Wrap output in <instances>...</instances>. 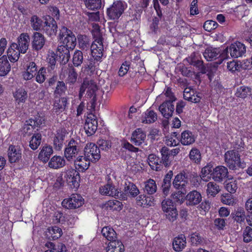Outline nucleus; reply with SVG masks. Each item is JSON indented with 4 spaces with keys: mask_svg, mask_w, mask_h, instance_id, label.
I'll return each instance as SVG.
<instances>
[{
    "mask_svg": "<svg viewBox=\"0 0 252 252\" xmlns=\"http://www.w3.org/2000/svg\"><path fill=\"white\" fill-rule=\"evenodd\" d=\"M221 201L223 203L228 205H232L234 203V199L231 194L229 193L222 195Z\"/></svg>",
    "mask_w": 252,
    "mask_h": 252,
    "instance_id": "nucleus-63",
    "label": "nucleus"
},
{
    "mask_svg": "<svg viewBox=\"0 0 252 252\" xmlns=\"http://www.w3.org/2000/svg\"><path fill=\"white\" fill-rule=\"evenodd\" d=\"M8 156L10 163L19 162L22 159V150L19 147L11 145L8 148Z\"/></svg>",
    "mask_w": 252,
    "mask_h": 252,
    "instance_id": "nucleus-18",
    "label": "nucleus"
},
{
    "mask_svg": "<svg viewBox=\"0 0 252 252\" xmlns=\"http://www.w3.org/2000/svg\"><path fill=\"white\" fill-rule=\"evenodd\" d=\"M187 179V175L185 172H181L175 177L172 183L173 187L178 190H181L183 194H186L187 192V186L188 184Z\"/></svg>",
    "mask_w": 252,
    "mask_h": 252,
    "instance_id": "nucleus-12",
    "label": "nucleus"
},
{
    "mask_svg": "<svg viewBox=\"0 0 252 252\" xmlns=\"http://www.w3.org/2000/svg\"><path fill=\"white\" fill-rule=\"evenodd\" d=\"M41 142V134L39 133H34L30 141V147L35 150L37 149Z\"/></svg>",
    "mask_w": 252,
    "mask_h": 252,
    "instance_id": "nucleus-41",
    "label": "nucleus"
},
{
    "mask_svg": "<svg viewBox=\"0 0 252 252\" xmlns=\"http://www.w3.org/2000/svg\"><path fill=\"white\" fill-rule=\"evenodd\" d=\"M79 48L85 51L91 49L90 41L89 37L85 35H79L78 37Z\"/></svg>",
    "mask_w": 252,
    "mask_h": 252,
    "instance_id": "nucleus-38",
    "label": "nucleus"
},
{
    "mask_svg": "<svg viewBox=\"0 0 252 252\" xmlns=\"http://www.w3.org/2000/svg\"><path fill=\"white\" fill-rule=\"evenodd\" d=\"M164 214L166 219L172 222L175 221L178 217V212L176 207L172 208L171 210H170L168 212H166V213Z\"/></svg>",
    "mask_w": 252,
    "mask_h": 252,
    "instance_id": "nucleus-49",
    "label": "nucleus"
},
{
    "mask_svg": "<svg viewBox=\"0 0 252 252\" xmlns=\"http://www.w3.org/2000/svg\"><path fill=\"white\" fill-rule=\"evenodd\" d=\"M158 109L164 118L169 119L172 117L175 109L171 101H165L160 105Z\"/></svg>",
    "mask_w": 252,
    "mask_h": 252,
    "instance_id": "nucleus-20",
    "label": "nucleus"
},
{
    "mask_svg": "<svg viewBox=\"0 0 252 252\" xmlns=\"http://www.w3.org/2000/svg\"><path fill=\"white\" fill-rule=\"evenodd\" d=\"M81 142L79 139L71 138L65 146L64 150V157L68 161H72L81 151Z\"/></svg>",
    "mask_w": 252,
    "mask_h": 252,
    "instance_id": "nucleus-4",
    "label": "nucleus"
},
{
    "mask_svg": "<svg viewBox=\"0 0 252 252\" xmlns=\"http://www.w3.org/2000/svg\"><path fill=\"white\" fill-rule=\"evenodd\" d=\"M225 188L231 194L234 193L238 188L237 182L236 180L226 181Z\"/></svg>",
    "mask_w": 252,
    "mask_h": 252,
    "instance_id": "nucleus-53",
    "label": "nucleus"
},
{
    "mask_svg": "<svg viewBox=\"0 0 252 252\" xmlns=\"http://www.w3.org/2000/svg\"><path fill=\"white\" fill-rule=\"evenodd\" d=\"M124 245L119 240H114L110 242L107 246V252H124Z\"/></svg>",
    "mask_w": 252,
    "mask_h": 252,
    "instance_id": "nucleus-29",
    "label": "nucleus"
},
{
    "mask_svg": "<svg viewBox=\"0 0 252 252\" xmlns=\"http://www.w3.org/2000/svg\"><path fill=\"white\" fill-rule=\"evenodd\" d=\"M42 31L47 35L52 36L56 35L58 26L55 20L50 16L45 17Z\"/></svg>",
    "mask_w": 252,
    "mask_h": 252,
    "instance_id": "nucleus-10",
    "label": "nucleus"
},
{
    "mask_svg": "<svg viewBox=\"0 0 252 252\" xmlns=\"http://www.w3.org/2000/svg\"><path fill=\"white\" fill-rule=\"evenodd\" d=\"M146 137L145 132L141 128H137L132 133L131 141L139 146L144 141Z\"/></svg>",
    "mask_w": 252,
    "mask_h": 252,
    "instance_id": "nucleus-23",
    "label": "nucleus"
},
{
    "mask_svg": "<svg viewBox=\"0 0 252 252\" xmlns=\"http://www.w3.org/2000/svg\"><path fill=\"white\" fill-rule=\"evenodd\" d=\"M173 175V172L172 170L169 171L164 176L161 185L162 191L165 196H167L171 188V180Z\"/></svg>",
    "mask_w": 252,
    "mask_h": 252,
    "instance_id": "nucleus-27",
    "label": "nucleus"
},
{
    "mask_svg": "<svg viewBox=\"0 0 252 252\" xmlns=\"http://www.w3.org/2000/svg\"><path fill=\"white\" fill-rule=\"evenodd\" d=\"M220 190V187L216 183L213 182L208 183L207 191L208 194L214 196L219 193Z\"/></svg>",
    "mask_w": 252,
    "mask_h": 252,
    "instance_id": "nucleus-46",
    "label": "nucleus"
},
{
    "mask_svg": "<svg viewBox=\"0 0 252 252\" xmlns=\"http://www.w3.org/2000/svg\"><path fill=\"white\" fill-rule=\"evenodd\" d=\"M97 144L99 149L102 150L107 151L111 147V143L110 141L104 139H99L97 141Z\"/></svg>",
    "mask_w": 252,
    "mask_h": 252,
    "instance_id": "nucleus-60",
    "label": "nucleus"
},
{
    "mask_svg": "<svg viewBox=\"0 0 252 252\" xmlns=\"http://www.w3.org/2000/svg\"><path fill=\"white\" fill-rule=\"evenodd\" d=\"M213 164L211 162L208 163L201 170V176L202 178L205 177L209 174H211L213 172Z\"/></svg>",
    "mask_w": 252,
    "mask_h": 252,
    "instance_id": "nucleus-62",
    "label": "nucleus"
},
{
    "mask_svg": "<svg viewBox=\"0 0 252 252\" xmlns=\"http://www.w3.org/2000/svg\"><path fill=\"white\" fill-rule=\"evenodd\" d=\"M102 235L110 242L116 240L117 234L115 230L109 226H105L101 230Z\"/></svg>",
    "mask_w": 252,
    "mask_h": 252,
    "instance_id": "nucleus-37",
    "label": "nucleus"
},
{
    "mask_svg": "<svg viewBox=\"0 0 252 252\" xmlns=\"http://www.w3.org/2000/svg\"><path fill=\"white\" fill-rule=\"evenodd\" d=\"M189 158L195 163H199L200 161L201 156L199 150L196 148H192L189 153Z\"/></svg>",
    "mask_w": 252,
    "mask_h": 252,
    "instance_id": "nucleus-51",
    "label": "nucleus"
},
{
    "mask_svg": "<svg viewBox=\"0 0 252 252\" xmlns=\"http://www.w3.org/2000/svg\"><path fill=\"white\" fill-rule=\"evenodd\" d=\"M157 114L153 110H147L145 113V119L143 123L146 124L153 123L157 120Z\"/></svg>",
    "mask_w": 252,
    "mask_h": 252,
    "instance_id": "nucleus-44",
    "label": "nucleus"
},
{
    "mask_svg": "<svg viewBox=\"0 0 252 252\" xmlns=\"http://www.w3.org/2000/svg\"><path fill=\"white\" fill-rule=\"evenodd\" d=\"M218 26V23L213 20L206 21L203 25L204 30L208 32H211L212 30H214L217 28Z\"/></svg>",
    "mask_w": 252,
    "mask_h": 252,
    "instance_id": "nucleus-61",
    "label": "nucleus"
},
{
    "mask_svg": "<svg viewBox=\"0 0 252 252\" xmlns=\"http://www.w3.org/2000/svg\"><path fill=\"white\" fill-rule=\"evenodd\" d=\"M195 142V138L192 133L189 130H185L181 134V142L184 145H189Z\"/></svg>",
    "mask_w": 252,
    "mask_h": 252,
    "instance_id": "nucleus-34",
    "label": "nucleus"
},
{
    "mask_svg": "<svg viewBox=\"0 0 252 252\" xmlns=\"http://www.w3.org/2000/svg\"><path fill=\"white\" fill-rule=\"evenodd\" d=\"M97 128V121L94 115L88 117L86 120L84 129L86 133L89 135L94 134Z\"/></svg>",
    "mask_w": 252,
    "mask_h": 252,
    "instance_id": "nucleus-17",
    "label": "nucleus"
},
{
    "mask_svg": "<svg viewBox=\"0 0 252 252\" xmlns=\"http://www.w3.org/2000/svg\"><path fill=\"white\" fill-rule=\"evenodd\" d=\"M127 7L125 1L119 0L114 1L113 4L107 9V15L110 19H118L123 14Z\"/></svg>",
    "mask_w": 252,
    "mask_h": 252,
    "instance_id": "nucleus-6",
    "label": "nucleus"
},
{
    "mask_svg": "<svg viewBox=\"0 0 252 252\" xmlns=\"http://www.w3.org/2000/svg\"><path fill=\"white\" fill-rule=\"evenodd\" d=\"M70 50L63 45L58 46L56 53L62 64H65L69 61L70 58Z\"/></svg>",
    "mask_w": 252,
    "mask_h": 252,
    "instance_id": "nucleus-22",
    "label": "nucleus"
},
{
    "mask_svg": "<svg viewBox=\"0 0 252 252\" xmlns=\"http://www.w3.org/2000/svg\"><path fill=\"white\" fill-rule=\"evenodd\" d=\"M65 160L64 157L60 156H54L48 162V166L53 169H58L65 166Z\"/></svg>",
    "mask_w": 252,
    "mask_h": 252,
    "instance_id": "nucleus-26",
    "label": "nucleus"
},
{
    "mask_svg": "<svg viewBox=\"0 0 252 252\" xmlns=\"http://www.w3.org/2000/svg\"><path fill=\"white\" fill-rule=\"evenodd\" d=\"M116 189L112 185L107 184L99 189V192L102 195L114 197L116 194Z\"/></svg>",
    "mask_w": 252,
    "mask_h": 252,
    "instance_id": "nucleus-39",
    "label": "nucleus"
},
{
    "mask_svg": "<svg viewBox=\"0 0 252 252\" xmlns=\"http://www.w3.org/2000/svg\"><path fill=\"white\" fill-rule=\"evenodd\" d=\"M228 169L224 166H217L213 170L211 177L216 182H221L228 177Z\"/></svg>",
    "mask_w": 252,
    "mask_h": 252,
    "instance_id": "nucleus-14",
    "label": "nucleus"
},
{
    "mask_svg": "<svg viewBox=\"0 0 252 252\" xmlns=\"http://www.w3.org/2000/svg\"><path fill=\"white\" fill-rule=\"evenodd\" d=\"M231 217L234 220V229L237 232H240L246 226L245 220L247 218L245 211L242 208H238L231 213Z\"/></svg>",
    "mask_w": 252,
    "mask_h": 252,
    "instance_id": "nucleus-7",
    "label": "nucleus"
},
{
    "mask_svg": "<svg viewBox=\"0 0 252 252\" xmlns=\"http://www.w3.org/2000/svg\"><path fill=\"white\" fill-rule=\"evenodd\" d=\"M80 174L76 170H72L66 172V180L71 188L77 189L80 185Z\"/></svg>",
    "mask_w": 252,
    "mask_h": 252,
    "instance_id": "nucleus-16",
    "label": "nucleus"
},
{
    "mask_svg": "<svg viewBox=\"0 0 252 252\" xmlns=\"http://www.w3.org/2000/svg\"><path fill=\"white\" fill-rule=\"evenodd\" d=\"M220 50V48H213L212 47H209L207 48L204 52L203 53V56L205 59L207 61H212L220 58L219 64H220L222 61L221 58Z\"/></svg>",
    "mask_w": 252,
    "mask_h": 252,
    "instance_id": "nucleus-15",
    "label": "nucleus"
},
{
    "mask_svg": "<svg viewBox=\"0 0 252 252\" xmlns=\"http://www.w3.org/2000/svg\"><path fill=\"white\" fill-rule=\"evenodd\" d=\"M64 136L62 134H58L54 139L55 149L57 151L61 150L63 146Z\"/></svg>",
    "mask_w": 252,
    "mask_h": 252,
    "instance_id": "nucleus-55",
    "label": "nucleus"
},
{
    "mask_svg": "<svg viewBox=\"0 0 252 252\" xmlns=\"http://www.w3.org/2000/svg\"><path fill=\"white\" fill-rule=\"evenodd\" d=\"M67 90V87L63 81H58L57 82L56 89L54 91L55 94L61 95L64 93Z\"/></svg>",
    "mask_w": 252,
    "mask_h": 252,
    "instance_id": "nucleus-57",
    "label": "nucleus"
},
{
    "mask_svg": "<svg viewBox=\"0 0 252 252\" xmlns=\"http://www.w3.org/2000/svg\"><path fill=\"white\" fill-rule=\"evenodd\" d=\"M169 152V149L166 146L162 147L160 150L161 155V159L159 160L160 163H162L165 167L169 166L171 164V160L170 158L171 157Z\"/></svg>",
    "mask_w": 252,
    "mask_h": 252,
    "instance_id": "nucleus-31",
    "label": "nucleus"
},
{
    "mask_svg": "<svg viewBox=\"0 0 252 252\" xmlns=\"http://www.w3.org/2000/svg\"><path fill=\"white\" fill-rule=\"evenodd\" d=\"M84 202V199L80 194H73L70 197L63 199L62 204L65 208L74 209L82 206Z\"/></svg>",
    "mask_w": 252,
    "mask_h": 252,
    "instance_id": "nucleus-9",
    "label": "nucleus"
},
{
    "mask_svg": "<svg viewBox=\"0 0 252 252\" xmlns=\"http://www.w3.org/2000/svg\"><path fill=\"white\" fill-rule=\"evenodd\" d=\"M67 104V98L66 97L56 99L54 103L53 111L57 114L63 112L66 110Z\"/></svg>",
    "mask_w": 252,
    "mask_h": 252,
    "instance_id": "nucleus-25",
    "label": "nucleus"
},
{
    "mask_svg": "<svg viewBox=\"0 0 252 252\" xmlns=\"http://www.w3.org/2000/svg\"><path fill=\"white\" fill-rule=\"evenodd\" d=\"M83 154L92 162H96L100 158V149L93 143H88L86 145Z\"/></svg>",
    "mask_w": 252,
    "mask_h": 252,
    "instance_id": "nucleus-8",
    "label": "nucleus"
},
{
    "mask_svg": "<svg viewBox=\"0 0 252 252\" xmlns=\"http://www.w3.org/2000/svg\"><path fill=\"white\" fill-rule=\"evenodd\" d=\"M30 38L27 33H22L18 38V43H13L11 47L18 50V52L21 53H25L28 49L30 44Z\"/></svg>",
    "mask_w": 252,
    "mask_h": 252,
    "instance_id": "nucleus-11",
    "label": "nucleus"
},
{
    "mask_svg": "<svg viewBox=\"0 0 252 252\" xmlns=\"http://www.w3.org/2000/svg\"><path fill=\"white\" fill-rule=\"evenodd\" d=\"M31 26L36 31H42L44 22L37 15H33L31 18Z\"/></svg>",
    "mask_w": 252,
    "mask_h": 252,
    "instance_id": "nucleus-40",
    "label": "nucleus"
},
{
    "mask_svg": "<svg viewBox=\"0 0 252 252\" xmlns=\"http://www.w3.org/2000/svg\"><path fill=\"white\" fill-rule=\"evenodd\" d=\"M83 56L81 51H76L73 56V63L75 66H80L83 63Z\"/></svg>",
    "mask_w": 252,
    "mask_h": 252,
    "instance_id": "nucleus-52",
    "label": "nucleus"
},
{
    "mask_svg": "<svg viewBox=\"0 0 252 252\" xmlns=\"http://www.w3.org/2000/svg\"><path fill=\"white\" fill-rule=\"evenodd\" d=\"M62 230L61 228L55 226L49 227L45 233V235L49 240H55L62 235Z\"/></svg>",
    "mask_w": 252,
    "mask_h": 252,
    "instance_id": "nucleus-28",
    "label": "nucleus"
},
{
    "mask_svg": "<svg viewBox=\"0 0 252 252\" xmlns=\"http://www.w3.org/2000/svg\"><path fill=\"white\" fill-rule=\"evenodd\" d=\"M235 95L237 97L245 98L249 96L252 95V89L250 87L241 86L237 89Z\"/></svg>",
    "mask_w": 252,
    "mask_h": 252,
    "instance_id": "nucleus-35",
    "label": "nucleus"
},
{
    "mask_svg": "<svg viewBox=\"0 0 252 252\" xmlns=\"http://www.w3.org/2000/svg\"><path fill=\"white\" fill-rule=\"evenodd\" d=\"M53 152V150L51 146H43L38 155V158L44 163H46L49 160Z\"/></svg>",
    "mask_w": 252,
    "mask_h": 252,
    "instance_id": "nucleus-30",
    "label": "nucleus"
},
{
    "mask_svg": "<svg viewBox=\"0 0 252 252\" xmlns=\"http://www.w3.org/2000/svg\"><path fill=\"white\" fill-rule=\"evenodd\" d=\"M157 188L156 182L153 179H149L146 183L145 191L149 194H153L156 192Z\"/></svg>",
    "mask_w": 252,
    "mask_h": 252,
    "instance_id": "nucleus-43",
    "label": "nucleus"
},
{
    "mask_svg": "<svg viewBox=\"0 0 252 252\" xmlns=\"http://www.w3.org/2000/svg\"><path fill=\"white\" fill-rule=\"evenodd\" d=\"M97 90V87L96 83L94 82L90 85L89 89L87 91L86 95L88 98H91L90 103L92 106L94 107V104L96 101L95 92Z\"/></svg>",
    "mask_w": 252,
    "mask_h": 252,
    "instance_id": "nucleus-33",
    "label": "nucleus"
},
{
    "mask_svg": "<svg viewBox=\"0 0 252 252\" xmlns=\"http://www.w3.org/2000/svg\"><path fill=\"white\" fill-rule=\"evenodd\" d=\"M45 43L44 35L38 32H34L32 36V45L33 50L38 51L41 50Z\"/></svg>",
    "mask_w": 252,
    "mask_h": 252,
    "instance_id": "nucleus-19",
    "label": "nucleus"
},
{
    "mask_svg": "<svg viewBox=\"0 0 252 252\" xmlns=\"http://www.w3.org/2000/svg\"><path fill=\"white\" fill-rule=\"evenodd\" d=\"M46 68L44 67H41L38 71H37L36 81L40 84L43 83L46 79Z\"/></svg>",
    "mask_w": 252,
    "mask_h": 252,
    "instance_id": "nucleus-58",
    "label": "nucleus"
},
{
    "mask_svg": "<svg viewBox=\"0 0 252 252\" xmlns=\"http://www.w3.org/2000/svg\"><path fill=\"white\" fill-rule=\"evenodd\" d=\"M7 56L11 62L14 63L17 61L19 58L20 53L14 50V48H9L7 50Z\"/></svg>",
    "mask_w": 252,
    "mask_h": 252,
    "instance_id": "nucleus-54",
    "label": "nucleus"
},
{
    "mask_svg": "<svg viewBox=\"0 0 252 252\" xmlns=\"http://www.w3.org/2000/svg\"><path fill=\"white\" fill-rule=\"evenodd\" d=\"M124 191L132 197H135L139 193V190L136 185L130 182L125 183Z\"/></svg>",
    "mask_w": 252,
    "mask_h": 252,
    "instance_id": "nucleus-36",
    "label": "nucleus"
},
{
    "mask_svg": "<svg viewBox=\"0 0 252 252\" xmlns=\"http://www.w3.org/2000/svg\"><path fill=\"white\" fill-rule=\"evenodd\" d=\"M186 204L188 206H195L202 200V196L200 192L196 190L190 191L186 196Z\"/></svg>",
    "mask_w": 252,
    "mask_h": 252,
    "instance_id": "nucleus-21",
    "label": "nucleus"
},
{
    "mask_svg": "<svg viewBox=\"0 0 252 252\" xmlns=\"http://www.w3.org/2000/svg\"><path fill=\"white\" fill-rule=\"evenodd\" d=\"M164 94L169 98V100L167 101H171V102H173L174 101L176 100V98L174 94V93L172 92L171 90V88L170 87H166L163 92Z\"/></svg>",
    "mask_w": 252,
    "mask_h": 252,
    "instance_id": "nucleus-64",
    "label": "nucleus"
},
{
    "mask_svg": "<svg viewBox=\"0 0 252 252\" xmlns=\"http://www.w3.org/2000/svg\"><path fill=\"white\" fill-rule=\"evenodd\" d=\"M243 241L249 243L252 241V228L246 226L243 232Z\"/></svg>",
    "mask_w": 252,
    "mask_h": 252,
    "instance_id": "nucleus-59",
    "label": "nucleus"
},
{
    "mask_svg": "<svg viewBox=\"0 0 252 252\" xmlns=\"http://www.w3.org/2000/svg\"><path fill=\"white\" fill-rule=\"evenodd\" d=\"M175 207H176V206L174 202L170 199H165L161 202V209L164 213L171 210L172 208Z\"/></svg>",
    "mask_w": 252,
    "mask_h": 252,
    "instance_id": "nucleus-50",
    "label": "nucleus"
},
{
    "mask_svg": "<svg viewBox=\"0 0 252 252\" xmlns=\"http://www.w3.org/2000/svg\"><path fill=\"white\" fill-rule=\"evenodd\" d=\"M44 120L40 116L37 115L34 116L33 118H30L29 120L26 121L28 124L30 125L32 127H35L40 126L43 123Z\"/></svg>",
    "mask_w": 252,
    "mask_h": 252,
    "instance_id": "nucleus-45",
    "label": "nucleus"
},
{
    "mask_svg": "<svg viewBox=\"0 0 252 252\" xmlns=\"http://www.w3.org/2000/svg\"><path fill=\"white\" fill-rule=\"evenodd\" d=\"M246 52L245 45L240 42L232 43L229 47L224 49L221 54L222 60L227 59L229 58V54L233 58L242 57Z\"/></svg>",
    "mask_w": 252,
    "mask_h": 252,
    "instance_id": "nucleus-3",
    "label": "nucleus"
},
{
    "mask_svg": "<svg viewBox=\"0 0 252 252\" xmlns=\"http://www.w3.org/2000/svg\"><path fill=\"white\" fill-rule=\"evenodd\" d=\"M78 74L73 67H71L68 70V76L66 79V83L70 84H74L77 79Z\"/></svg>",
    "mask_w": 252,
    "mask_h": 252,
    "instance_id": "nucleus-48",
    "label": "nucleus"
},
{
    "mask_svg": "<svg viewBox=\"0 0 252 252\" xmlns=\"http://www.w3.org/2000/svg\"><path fill=\"white\" fill-rule=\"evenodd\" d=\"M94 82L93 80L84 79L80 88L79 96L81 98L84 94L86 89H89L90 85Z\"/></svg>",
    "mask_w": 252,
    "mask_h": 252,
    "instance_id": "nucleus-56",
    "label": "nucleus"
},
{
    "mask_svg": "<svg viewBox=\"0 0 252 252\" xmlns=\"http://www.w3.org/2000/svg\"><path fill=\"white\" fill-rule=\"evenodd\" d=\"M14 97L19 102H25L27 98V93L25 89L20 88L16 91Z\"/></svg>",
    "mask_w": 252,
    "mask_h": 252,
    "instance_id": "nucleus-47",
    "label": "nucleus"
},
{
    "mask_svg": "<svg viewBox=\"0 0 252 252\" xmlns=\"http://www.w3.org/2000/svg\"><path fill=\"white\" fill-rule=\"evenodd\" d=\"M224 161L227 166L231 170H235L237 167L244 168L246 166V162L241 158L238 151L236 150H231L225 152Z\"/></svg>",
    "mask_w": 252,
    "mask_h": 252,
    "instance_id": "nucleus-2",
    "label": "nucleus"
},
{
    "mask_svg": "<svg viewBox=\"0 0 252 252\" xmlns=\"http://www.w3.org/2000/svg\"><path fill=\"white\" fill-rule=\"evenodd\" d=\"M186 238L184 235L180 234L175 237L172 241L173 250L176 252H181L186 246Z\"/></svg>",
    "mask_w": 252,
    "mask_h": 252,
    "instance_id": "nucleus-24",
    "label": "nucleus"
},
{
    "mask_svg": "<svg viewBox=\"0 0 252 252\" xmlns=\"http://www.w3.org/2000/svg\"><path fill=\"white\" fill-rule=\"evenodd\" d=\"M11 66L7 59L6 56L4 55L0 58V76H4L10 71Z\"/></svg>",
    "mask_w": 252,
    "mask_h": 252,
    "instance_id": "nucleus-32",
    "label": "nucleus"
},
{
    "mask_svg": "<svg viewBox=\"0 0 252 252\" xmlns=\"http://www.w3.org/2000/svg\"><path fill=\"white\" fill-rule=\"evenodd\" d=\"M84 1L87 8L89 9L94 10L101 7V0H84Z\"/></svg>",
    "mask_w": 252,
    "mask_h": 252,
    "instance_id": "nucleus-42",
    "label": "nucleus"
},
{
    "mask_svg": "<svg viewBox=\"0 0 252 252\" xmlns=\"http://www.w3.org/2000/svg\"><path fill=\"white\" fill-rule=\"evenodd\" d=\"M59 39L66 48L73 50L76 45V38L72 32L65 27H63L60 30Z\"/></svg>",
    "mask_w": 252,
    "mask_h": 252,
    "instance_id": "nucleus-5",
    "label": "nucleus"
},
{
    "mask_svg": "<svg viewBox=\"0 0 252 252\" xmlns=\"http://www.w3.org/2000/svg\"><path fill=\"white\" fill-rule=\"evenodd\" d=\"M72 160L74 162V165L76 169L75 170L78 172H84L89 168L90 165L91 161L88 159V158L84 156H78Z\"/></svg>",
    "mask_w": 252,
    "mask_h": 252,
    "instance_id": "nucleus-13",
    "label": "nucleus"
},
{
    "mask_svg": "<svg viewBox=\"0 0 252 252\" xmlns=\"http://www.w3.org/2000/svg\"><path fill=\"white\" fill-rule=\"evenodd\" d=\"M92 32L94 39L91 46L92 55L95 60L99 61L103 56L104 50L102 33L97 25L94 26Z\"/></svg>",
    "mask_w": 252,
    "mask_h": 252,
    "instance_id": "nucleus-1",
    "label": "nucleus"
}]
</instances>
